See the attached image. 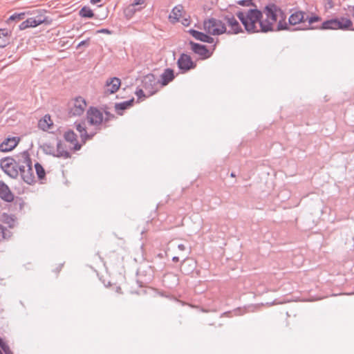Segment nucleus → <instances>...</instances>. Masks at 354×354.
Here are the masks:
<instances>
[{
	"instance_id": "nucleus-41",
	"label": "nucleus",
	"mask_w": 354,
	"mask_h": 354,
	"mask_svg": "<svg viewBox=\"0 0 354 354\" xmlns=\"http://www.w3.org/2000/svg\"><path fill=\"white\" fill-rule=\"evenodd\" d=\"M74 127H75L76 130L80 133V134L86 131L84 122H79L76 121L74 122Z\"/></svg>"
},
{
	"instance_id": "nucleus-17",
	"label": "nucleus",
	"mask_w": 354,
	"mask_h": 354,
	"mask_svg": "<svg viewBox=\"0 0 354 354\" xmlns=\"http://www.w3.org/2000/svg\"><path fill=\"white\" fill-rule=\"evenodd\" d=\"M64 138L66 142L73 145L72 148L74 151H79L82 147V144H80L77 141V136L72 129H68L64 133Z\"/></svg>"
},
{
	"instance_id": "nucleus-6",
	"label": "nucleus",
	"mask_w": 354,
	"mask_h": 354,
	"mask_svg": "<svg viewBox=\"0 0 354 354\" xmlns=\"http://www.w3.org/2000/svg\"><path fill=\"white\" fill-rule=\"evenodd\" d=\"M223 19L225 21V25H227L229 27V30H227V32L225 33L227 35H237L244 32V29L232 14L223 16Z\"/></svg>"
},
{
	"instance_id": "nucleus-62",
	"label": "nucleus",
	"mask_w": 354,
	"mask_h": 354,
	"mask_svg": "<svg viewBox=\"0 0 354 354\" xmlns=\"http://www.w3.org/2000/svg\"><path fill=\"white\" fill-rule=\"evenodd\" d=\"M227 313H230V312H225V313H223V314H221V317H222L223 315H225Z\"/></svg>"
},
{
	"instance_id": "nucleus-40",
	"label": "nucleus",
	"mask_w": 354,
	"mask_h": 354,
	"mask_svg": "<svg viewBox=\"0 0 354 354\" xmlns=\"http://www.w3.org/2000/svg\"><path fill=\"white\" fill-rule=\"evenodd\" d=\"M95 135V132L88 133L86 131L80 134L81 141L82 144H85L87 140H91Z\"/></svg>"
},
{
	"instance_id": "nucleus-57",
	"label": "nucleus",
	"mask_w": 354,
	"mask_h": 354,
	"mask_svg": "<svg viewBox=\"0 0 354 354\" xmlns=\"http://www.w3.org/2000/svg\"><path fill=\"white\" fill-rule=\"evenodd\" d=\"M172 261H173L174 262H178V261H179V257H177V256H174V257H173V258H172Z\"/></svg>"
},
{
	"instance_id": "nucleus-60",
	"label": "nucleus",
	"mask_w": 354,
	"mask_h": 354,
	"mask_svg": "<svg viewBox=\"0 0 354 354\" xmlns=\"http://www.w3.org/2000/svg\"><path fill=\"white\" fill-rule=\"evenodd\" d=\"M230 176L231 177H235L236 176L235 172L232 171L231 174H230Z\"/></svg>"
},
{
	"instance_id": "nucleus-14",
	"label": "nucleus",
	"mask_w": 354,
	"mask_h": 354,
	"mask_svg": "<svg viewBox=\"0 0 354 354\" xmlns=\"http://www.w3.org/2000/svg\"><path fill=\"white\" fill-rule=\"evenodd\" d=\"M86 102L82 97L75 98L73 106L71 108L70 113L73 116H80L84 111Z\"/></svg>"
},
{
	"instance_id": "nucleus-27",
	"label": "nucleus",
	"mask_w": 354,
	"mask_h": 354,
	"mask_svg": "<svg viewBox=\"0 0 354 354\" xmlns=\"http://www.w3.org/2000/svg\"><path fill=\"white\" fill-rule=\"evenodd\" d=\"M11 32L6 28H0V48L6 47L10 43Z\"/></svg>"
},
{
	"instance_id": "nucleus-58",
	"label": "nucleus",
	"mask_w": 354,
	"mask_h": 354,
	"mask_svg": "<svg viewBox=\"0 0 354 354\" xmlns=\"http://www.w3.org/2000/svg\"><path fill=\"white\" fill-rule=\"evenodd\" d=\"M165 254H166V252H165V254H163V253H158V254H157V257H158L159 259H162V258H163V257H164Z\"/></svg>"
},
{
	"instance_id": "nucleus-1",
	"label": "nucleus",
	"mask_w": 354,
	"mask_h": 354,
	"mask_svg": "<svg viewBox=\"0 0 354 354\" xmlns=\"http://www.w3.org/2000/svg\"><path fill=\"white\" fill-rule=\"evenodd\" d=\"M236 15L243 26L244 30L249 35L259 33L257 24L259 25L260 20L263 17L261 10L254 8H249L244 12L239 10Z\"/></svg>"
},
{
	"instance_id": "nucleus-30",
	"label": "nucleus",
	"mask_w": 354,
	"mask_h": 354,
	"mask_svg": "<svg viewBox=\"0 0 354 354\" xmlns=\"http://www.w3.org/2000/svg\"><path fill=\"white\" fill-rule=\"evenodd\" d=\"M39 149L43 151L44 153L56 158V151H55L53 145L50 143H43L42 145H39Z\"/></svg>"
},
{
	"instance_id": "nucleus-54",
	"label": "nucleus",
	"mask_w": 354,
	"mask_h": 354,
	"mask_svg": "<svg viewBox=\"0 0 354 354\" xmlns=\"http://www.w3.org/2000/svg\"><path fill=\"white\" fill-rule=\"evenodd\" d=\"M6 344V342L0 337V347H3Z\"/></svg>"
},
{
	"instance_id": "nucleus-48",
	"label": "nucleus",
	"mask_w": 354,
	"mask_h": 354,
	"mask_svg": "<svg viewBox=\"0 0 354 354\" xmlns=\"http://www.w3.org/2000/svg\"><path fill=\"white\" fill-rule=\"evenodd\" d=\"M97 33H104L107 35H111L113 31L108 28H101L97 31Z\"/></svg>"
},
{
	"instance_id": "nucleus-29",
	"label": "nucleus",
	"mask_w": 354,
	"mask_h": 354,
	"mask_svg": "<svg viewBox=\"0 0 354 354\" xmlns=\"http://www.w3.org/2000/svg\"><path fill=\"white\" fill-rule=\"evenodd\" d=\"M144 7L140 6L139 8H135L131 4H129L127 8L124 10V16L127 19H131L135 13L138 11H140Z\"/></svg>"
},
{
	"instance_id": "nucleus-9",
	"label": "nucleus",
	"mask_w": 354,
	"mask_h": 354,
	"mask_svg": "<svg viewBox=\"0 0 354 354\" xmlns=\"http://www.w3.org/2000/svg\"><path fill=\"white\" fill-rule=\"evenodd\" d=\"M88 122L91 125H100L104 121L103 113L95 106H90L86 112Z\"/></svg>"
},
{
	"instance_id": "nucleus-22",
	"label": "nucleus",
	"mask_w": 354,
	"mask_h": 354,
	"mask_svg": "<svg viewBox=\"0 0 354 354\" xmlns=\"http://www.w3.org/2000/svg\"><path fill=\"white\" fill-rule=\"evenodd\" d=\"M175 78L174 71L171 68H167L164 72L160 75V79L158 80L159 83L162 86H166L169 82H172Z\"/></svg>"
},
{
	"instance_id": "nucleus-50",
	"label": "nucleus",
	"mask_w": 354,
	"mask_h": 354,
	"mask_svg": "<svg viewBox=\"0 0 354 354\" xmlns=\"http://www.w3.org/2000/svg\"><path fill=\"white\" fill-rule=\"evenodd\" d=\"M181 24L184 26H189L190 24V19L189 18H183L181 21Z\"/></svg>"
},
{
	"instance_id": "nucleus-51",
	"label": "nucleus",
	"mask_w": 354,
	"mask_h": 354,
	"mask_svg": "<svg viewBox=\"0 0 354 354\" xmlns=\"http://www.w3.org/2000/svg\"><path fill=\"white\" fill-rule=\"evenodd\" d=\"M243 311L244 310H242L241 308H237L235 310L234 313L236 315H241L243 314Z\"/></svg>"
},
{
	"instance_id": "nucleus-64",
	"label": "nucleus",
	"mask_w": 354,
	"mask_h": 354,
	"mask_svg": "<svg viewBox=\"0 0 354 354\" xmlns=\"http://www.w3.org/2000/svg\"><path fill=\"white\" fill-rule=\"evenodd\" d=\"M0 354H3L2 351L0 350Z\"/></svg>"
},
{
	"instance_id": "nucleus-63",
	"label": "nucleus",
	"mask_w": 354,
	"mask_h": 354,
	"mask_svg": "<svg viewBox=\"0 0 354 354\" xmlns=\"http://www.w3.org/2000/svg\"><path fill=\"white\" fill-rule=\"evenodd\" d=\"M348 111H347L346 112V116H347V115H348Z\"/></svg>"
},
{
	"instance_id": "nucleus-59",
	"label": "nucleus",
	"mask_w": 354,
	"mask_h": 354,
	"mask_svg": "<svg viewBox=\"0 0 354 354\" xmlns=\"http://www.w3.org/2000/svg\"><path fill=\"white\" fill-rule=\"evenodd\" d=\"M351 11L352 12V16L354 18V6L351 7Z\"/></svg>"
},
{
	"instance_id": "nucleus-10",
	"label": "nucleus",
	"mask_w": 354,
	"mask_h": 354,
	"mask_svg": "<svg viewBox=\"0 0 354 354\" xmlns=\"http://www.w3.org/2000/svg\"><path fill=\"white\" fill-rule=\"evenodd\" d=\"M279 20L277 22V26H276V31L280 32L283 30L289 31V32H293V31H298L300 29V26L297 27H290L289 25V21H286V13L284 10L281 9L279 17Z\"/></svg>"
},
{
	"instance_id": "nucleus-7",
	"label": "nucleus",
	"mask_w": 354,
	"mask_h": 354,
	"mask_svg": "<svg viewBox=\"0 0 354 354\" xmlns=\"http://www.w3.org/2000/svg\"><path fill=\"white\" fill-rule=\"evenodd\" d=\"M159 81L156 80V76L152 73H149L143 77L142 81V86L147 93V96H151L157 93V85Z\"/></svg>"
},
{
	"instance_id": "nucleus-20",
	"label": "nucleus",
	"mask_w": 354,
	"mask_h": 354,
	"mask_svg": "<svg viewBox=\"0 0 354 354\" xmlns=\"http://www.w3.org/2000/svg\"><path fill=\"white\" fill-rule=\"evenodd\" d=\"M274 22L268 18L263 19V17L260 20L259 28H258L259 32L268 33L277 32L274 26Z\"/></svg>"
},
{
	"instance_id": "nucleus-53",
	"label": "nucleus",
	"mask_w": 354,
	"mask_h": 354,
	"mask_svg": "<svg viewBox=\"0 0 354 354\" xmlns=\"http://www.w3.org/2000/svg\"><path fill=\"white\" fill-rule=\"evenodd\" d=\"M63 266H64V263H60V264L58 266V267H57V268H55V272H59L61 270V269H62V268L63 267Z\"/></svg>"
},
{
	"instance_id": "nucleus-16",
	"label": "nucleus",
	"mask_w": 354,
	"mask_h": 354,
	"mask_svg": "<svg viewBox=\"0 0 354 354\" xmlns=\"http://www.w3.org/2000/svg\"><path fill=\"white\" fill-rule=\"evenodd\" d=\"M351 30L354 31V27L353 21L351 19L344 17H336V26H335V30Z\"/></svg>"
},
{
	"instance_id": "nucleus-28",
	"label": "nucleus",
	"mask_w": 354,
	"mask_h": 354,
	"mask_svg": "<svg viewBox=\"0 0 354 354\" xmlns=\"http://www.w3.org/2000/svg\"><path fill=\"white\" fill-rule=\"evenodd\" d=\"M0 221H3L6 224H8L10 228H13L15 227L16 217L15 215L8 214L6 212H3L0 216Z\"/></svg>"
},
{
	"instance_id": "nucleus-21",
	"label": "nucleus",
	"mask_w": 354,
	"mask_h": 354,
	"mask_svg": "<svg viewBox=\"0 0 354 354\" xmlns=\"http://www.w3.org/2000/svg\"><path fill=\"white\" fill-rule=\"evenodd\" d=\"M336 17L324 21L319 26H309L307 29H318L321 30H335Z\"/></svg>"
},
{
	"instance_id": "nucleus-34",
	"label": "nucleus",
	"mask_w": 354,
	"mask_h": 354,
	"mask_svg": "<svg viewBox=\"0 0 354 354\" xmlns=\"http://www.w3.org/2000/svg\"><path fill=\"white\" fill-rule=\"evenodd\" d=\"M21 178L28 185H32L35 182L33 170L26 169V173L22 174Z\"/></svg>"
},
{
	"instance_id": "nucleus-47",
	"label": "nucleus",
	"mask_w": 354,
	"mask_h": 354,
	"mask_svg": "<svg viewBox=\"0 0 354 354\" xmlns=\"http://www.w3.org/2000/svg\"><path fill=\"white\" fill-rule=\"evenodd\" d=\"M1 348L3 351L4 354H13L7 343Z\"/></svg>"
},
{
	"instance_id": "nucleus-42",
	"label": "nucleus",
	"mask_w": 354,
	"mask_h": 354,
	"mask_svg": "<svg viewBox=\"0 0 354 354\" xmlns=\"http://www.w3.org/2000/svg\"><path fill=\"white\" fill-rule=\"evenodd\" d=\"M237 3L241 6H254V8H257V6L254 3L253 0H239L237 1Z\"/></svg>"
},
{
	"instance_id": "nucleus-26",
	"label": "nucleus",
	"mask_w": 354,
	"mask_h": 354,
	"mask_svg": "<svg viewBox=\"0 0 354 354\" xmlns=\"http://www.w3.org/2000/svg\"><path fill=\"white\" fill-rule=\"evenodd\" d=\"M56 147V158H64L65 159L71 158V154L69 151L64 149L62 140L57 138Z\"/></svg>"
},
{
	"instance_id": "nucleus-36",
	"label": "nucleus",
	"mask_w": 354,
	"mask_h": 354,
	"mask_svg": "<svg viewBox=\"0 0 354 354\" xmlns=\"http://www.w3.org/2000/svg\"><path fill=\"white\" fill-rule=\"evenodd\" d=\"M35 169L38 179L42 180L46 176V171L44 167L38 162L35 163Z\"/></svg>"
},
{
	"instance_id": "nucleus-3",
	"label": "nucleus",
	"mask_w": 354,
	"mask_h": 354,
	"mask_svg": "<svg viewBox=\"0 0 354 354\" xmlns=\"http://www.w3.org/2000/svg\"><path fill=\"white\" fill-rule=\"evenodd\" d=\"M0 168L3 172L12 178L18 177V169H17V162L10 156L3 158L0 160Z\"/></svg>"
},
{
	"instance_id": "nucleus-37",
	"label": "nucleus",
	"mask_w": 354,
	"mask_h": 354,
	"mask_svg": "<svg viewBox=\"0 0 354 354\" xmlns=\"http://www.w3.org/2000/svg\"><path fill=\"white\" fill-rule=\"evenodd\" d=\"M22 158H24L23 163L26 165L27 169L29 170L32 169V159L28 151H24L22 152Z\"/></svg>"
},
{
	"instance_id": "nucleus-55",
	"label": "nucleus",
	"mask_w": 354,
	"mask_h": 354,
	"mask_svg": "<svg viewBox=\"0 0 354 354\" xmlns=\"http://www.w3.org/2000/svg\"><path fill=\"white\" fill-rule=\"evenodd\" d=\"M115 292L119 293V294H122V289H121V288L120 286H117L115 288Z\"/></svg>"
},
{
	"instance_id": "nucleus-15",
	"label": "nucleus",
	"mask_w": 354,
	"mask_h": 354,
	"mask_svg": "<svg viewBox=\"0 0 354 354\" xmlns=\"http://www.w3.org/2000/svg\"><path fill=\"white\" fill-rule=\"evenodd\" d=\"M19 138L17 136L8 137L0 144L1 152H9L13 150L18 145Z\"/></svg>"
},
{
	"instance_id": "nucleus-5",
	"label": "nucleus",
	"mask_w": 354,
	"mask_h": 354,
	"mask_svg": "<svg viewBox=\"0 0 354 354\" xmlns=\"http://www.w3.org/2000/svg\"><path fill=\"white\" fill-rule=\"evenodd\" d=\"M176 64L180 73H185L196 67V63L194 62L191 56L183 53L180 55Z\"/></svg>"
},
{
	"instance_id": "nucleus-2",
	"label": "nucleus",
	"mask_w": 354,
	"mask_h": 354,
	"mask_svg": "<svg viewBox=\"0 0 354 354\" xmlns=\"http://www.w3.org/2000/svg\"><path fill=\"white\" fill-rule=\"evenodd\" d=\"M203 29L207 34L212 35H221L227 32L225 23L219 19L209 17L203 21Z\"/></svg>"
},
{
	"instance_id": "nucleus-46",
	"label": "nucleus",
	"mask_w": 354,
	"mask_h": 354,
	"mask_svg": "<svg viewBox=\"0 0 354 354\" xmlns=\"http://www.w3.org/2000/svg\"><path fill=\"white\" fill-rule=\"evenodd\" d=\"M146 0H133L131 3L135 8H138V6H142L145 3Z\"/></svg>"
},
{
	"instance_id": "nucleus-31",
	"label": "nucleus",
	"mask_w": 354,
	"mask_h": 354,
	"mask_svg": "<svg viewBox=\"0 0 354 354\" xmlns=\"http://www.w3.org/2000/svg\"><path fill=\"white\" fill-rule=\"evenodd\" d=\"M79 15L82 17V18H84V19H92L95 16V14L93 11V10L87 6H83L79 11Z\"/></svg>"
},
{
	"instance_id": "nucleus-33",
	"label": "nucleus",
	"mask_w": 354,
	"mask_h": 354,
	"mask_svg": "<svg viewBox=\"0 0 354 354\" xmlns=\"http://www.w3.org/2000/svg\"><path fill=\"white\" fill-rule=\"evenodd\" d=\"M137 276L138 277L136 282L139 287H144L148 283H149L151 280V274L145 275V279L142 278V271L140 270H137L136 272Z\"/></svg>"
},
{
	"instance_id": "nucleus-45",
	"label": "nucleus",
	"mask_w": 354,
	"mask_h": 354,
	"mask_svg": "<svg viewBox=\"0 0 354 354\" xmlns=\"http://www.w3.org/2000/svg\"><path fill=\"white\" fill-rule=\"evenodd\" d=\"M15 205H19V209L21 211L23 209L25 203L21 198H17L15 201Z\"/></svg>"
},
{
	"instance_id": "nucleus-52",
	"label": "nucleus",
	"mask_w": 354,
	"mask_h": 354,
	"mask_svg": "<svg viewBox=\"0 0 354 354\" xmlns=\"http://www.w3.org/2000/svg\"><path fill=\"white\" fill-rule=\"evenodd\" d=\"M178 250L183 251L185 250V245L183 243H180L178 245Z\"/></svg>"
},
{
	"instance_id": "nucleus-11",
	"label": "nucleus",
	"mask_w": 354,
	"mask_h": 354,
	"mask_svg": "<svg viewBox=\"0 0 354 354\" xmlns=\"http://www.w3.org/2000/svg\"><path fill=\"white\" fill-rule=\"evenodd\" d=\"M281 9V8L276 3L270 2L264 6L262 12L263 15H266V18L276 23Z\"/></svg>"
},
{
	"instance_id": "nucleus-38",
	"label": "nucleus",
	"mask_w": 354,
	"mask_h": 354,
	"mask_svg": "<svg viewBox=\"0 0 354 354\" xmlns=\"http://www.w3.org/2000/svg\"><path fill=\"white\" fill-rule=\"evenodd\" d=\"M12 235V233L7 230L3 225L0 224V241L8 240Z\"/></svg>"
},
{
	"instance_id": "nucleus-39",
	"label": "nucleus",
	"mask_w": 354,
	"mask_h": 354,
	"mask_svg": "<svg viewBox=\"0 0 354 354\" xmlns=\"http://www.w3.org/2000/svg\"><path fill=\"white\" fill-rule=\"evenodd\" d=\"M101 109L102 110V112L104 113L105 115V118H104V122H108L110 120H112L115 118L113 113H111L110 111H108V107L106 105H104Z\"/></svg>"
},
{
	"instance_id": "nucleus-43",
	"label": "nucleus",
	"mask_w": 354,
	"mask_h": 354,
	"mask_svg": "<svg viewBox=\"0 0 354 354\" xmlns=\"http://www.w3.org/2000/svg\"><path fill=\"white\" fill-rule=\"evenodd\" d=\"M135 94L137 96L138 99H141L142 97H146V94L142 88H137L135 92Z\"/></svg>"
},
{
	"instance_id": "nucleus-8",
	"label": "nucleus",
	"mask_w": 354,
	"mask_h": 354,
	"mask_svg": "<svg viewBox=\"0 0 354 354\" xmlns=\"http://www.w3.org/2000/svg\"><path fill=\"white\" fill-rule=\"evenodd\" d=\"M50 22L51 19H50L48 17H42L40 15L36 17L28 18L26 20L22 21L19 24V30H23L28 28H35L42 24H50Z\"/></svg>"
},
{
	"instance_id": "nucleus-56",
	"label": "nucleus",
	"mask_w": 354,
	"mask_h": 354,
	"mask_svg": "<svg viewBox=\"0 0 354 354\" xmlns=\"http://www.w3.org/2000/svg\"><path fill=\"white\" fill-rule=\"evenodd\" d=\"M102 0H90L91 3L92 4H96L97 3H100Z\"/></svg>"
},
{
	"instance_id": "nucleus-24",
	"label": "nucleus",
	"mask_w": 354,
	"mask_h": 354,
	"mask_svg": "<svg viewBox=\"0 0 354 354\" xmlns=\"http://www.w3.org/2000/svg\"><path fill=\"white\" fill-rule=\"evenodd\" d=\"M53 125V122L49 114H46L38 121L39 129L44 131H47Z\"/></svg>"
},
{
	"instance_id": "nucleus-44",
	"label": "nucleus",
	"mask_w": 354,
	"mask_h": 354,
	"mask_svg": "<svg viewBox=\"0 0 354 354\" xmlns=\"http://www.w3.org/2000/svg\"><path fill=\"white\" fill-rule=\"evenodd\" d=\"M90 39L87 38L86 39L81 41L77 46V48H80L82 46L88 47L89 46Z\"/></svg>"
},
{
	"instance_id": "nucleus-4",
	"label": "nucleus",
	"mask_w": 354,
	"mask_h": 354,
	"mask_svg": "<svg viewBox=\"0 0 354 354\" xmlns=\"http://www.w3.org/2000/svg\"><path fill=\"white\" fill-rule=\"evenodd\" d=\"M188 44L192 51L194 54L199 55L200 58L203 60L211 57L213 50L215 49V45H214L213 50L211 51L206 45L195 42L192 40H189Z\"/></svg>"
},
{
	"instance_id": "nucleus-12",
	"label": "nucleus",
	"mask_w": 354,
	"mask_h": 354,
	"mask_svg": "<svg viewBox=\"0 0 354 354\" xmlns=\"http://www.w3.org/2000/svg\"><path fill=\"white\" fill-rule=\"evenodd\" d=\"M293 11L288 17L289 25L290 27L301 24L305 22L306 12L300 10H291Z\"/></svg>"
},
{
	"instance_id": "nucleus-19",
	"label": "nucleus",
	"mask_w": 354,
	"mask_h": 354,
	"mask_svg": "<svg viewBox=\"0 0 354 354\" xmlns=\"http://www.w3.org/2000/svg\"><path fill=\"white\" fill-rule=\"evenodd\" d=\"M0 198L7 203L12 202L15 198L9 187L2 180H0Z\"/></svg>"
},
{
	"instance_id": "nucleus-61",
	"label": "nucleus",
	"mask_w": 354,
	"mask_h": 354,
	"mask_svg": "<svg viewBox=\"0 0 354 354\" xmlns=\"http://www.w3.org/2000/svg\"><path fill=\"white\" fill-rule=\"evenodd\" d=\"M171 277H172L174 278V279L175 280V282H176V283H177V281H178V279H177L176 276H175V275H172Z\"/></svg>"
},
{
	"instance_id": "nucleus-18",
	"label": "nucleus",
	"mask_w": 354,
	"mask_h": 354,
	"mask_svg": "<svg viewBox=\"0 0 354 354\" xmlns=\"http://www.w3.org/2000/svg\"><path fill=\"white\" fill-rule=\"evenodd\" d=\"M121 86V80L117 77L107 79L105 84V93L113 94L116 93Z\"/></svg>"
},
{
	"instance_id": "nucleus-49",
	"label": "nucleus",
	"mask_w": 354,
	"mask_h": 354,
	"mask_svg": "<svg viewBox=\"0 0 354 354\" xmlns=\"http://www.w3.org/2000/svg\"><path fill=\"white\" fill-rule=\"evenodd\" d=\"M17 169H18V173L20 172L21 177H22V174L26 173L25 166L24 165H18L17 163Z\"/></svg>"
},
{
	"instance_id": "nucleus-32",
	"label": "nucleus",
	"mask_w": 354,
	"mask_h": 354,
	"mask_svg": "<svg viewBox=\"0 0 354 354\" xmlns=\"http://www.w3.org/2000/svg\"><path fill=\"white\" fill-rule=\"evenodd\" d=\"M183 10V7L182 5L178 4L173 8L171 14L169 15V18H174V21H178L180 17L182 16V12Z\"/></svg>"
},
{
	"instance_id": "nucleus-25",
	"label": "nucleus",
	"mask_w": 354,
	"mask_h": 354,
	"mask_svg": "<svg viewBox=\"0 0 354 354\" xmlns=\"http://www.w3.org/2000/svg\"><path fill=\"white\" fill-rule=\"evenodd\" d=\"M321 20H322V17L320 16H319L315 13H311V15L309 16L306 12L305 21H308V24L304 27L300 26L299 30H309L310 29H306V28H308L309 26H315L313 25V24H315L316 22H319Z\"/></svg>"
},
{
	"instance_id": "nucleus-35",
	"label": "nucleus",
	"mask_w": 354,
	"mask_h": 354,
	"mask_svg": "<svg viewBox=\"0 0 354 354\" xmlns=\"http://www.w3.org/2000/svg\"><path fill=\"white\" fill-rule=\"evenodd\" d=\"M26 15V13L25 12H15L9 17L6 22L7 24H10L12 22H17L19 21L23 20L25 18Z\"/></svg>"
},
{
	"instance_id": "nucleus-13",
	"label": "nucleus",
	"mask_w": 354,
	"mask_h": 354,
	"mask_svg": "<svg viewBox=\"0 0 354 354\" xmlns=\"http://www.w3.org/2000/svg\"><path fill=\"white\" fill-rule=\"evenodd\" d=\"M187 32L191 35L195 39L200 41L212 44L214 41V38L212 37L210 34H207L206 32H203L194 28L188 30Z\"/></svg>"
},
{
	"instance_id": "nucleus-23",
	"label": "nucleus",
	"mask_w": 354,
	"mask_h": 354,
	"mask_svg": "<svg viewBox=\"0 0 354 354\" xmlns=\"http://www.w3.org/2000/svg\"><path fill=\"white\" fill-rule=\"evenodd\" d=\"M133 104L134 98L132 97L131 99L126 101L116 102L114 105V108L118 115H122L124 114V111L131 108Z\"/></svg>"
}]
</instances>
